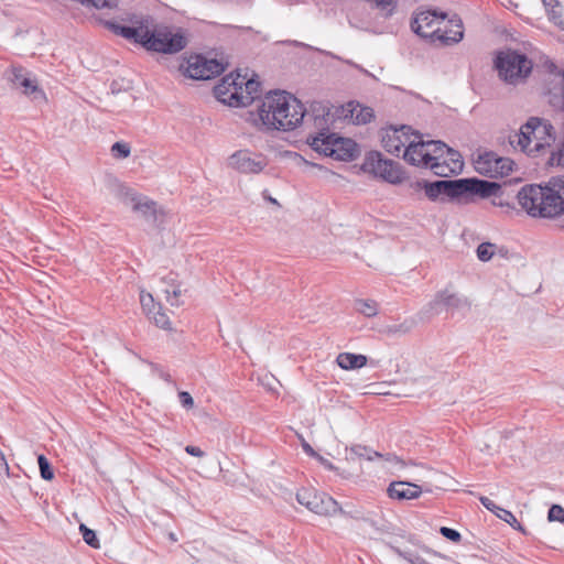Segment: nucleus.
<instances>
[{
  "label": "nucleus",
  "instance_id": "nucleus-39",
  "mask_svg": "<svg viewBox=\"0 0 564 564\" xmlns=\"http://www.w3.org/2000/svg\"><path fill=\"white\" fill-rule=\"evenodd\" d=\"M549 521L564 522V508L560 505H552L547 512Z\"/></svg>",
  "mask_w": 564,
  "mask_h": 564
},
{
  "label": "nucleus",
  "instance_id": "nucleus-11",
  "mask_svg": "<svg viewBox=\"0 0 564 564\" xmlns=\"http://www.w3.org/2000/svg\"><path fill=\"white\" fill-rule=\"evenodd\" d=\"M296 500L300 505L319 516H335L339 509V503L333 497L311 488L299 490Z\"/></svg>",
  "mask_w": 564,
  "mask_h": 564
},
{
  "label": "nucleus",
  "instance_id": "nucleus-34",
  "mask_svg": "<svg viewBox=\"0 0 564 564\" xmlns=\"http://www.w3.org/2000/svg\"><path fill=\"white\" fill-rule=\"evenodd\" d=\"M496 245L491 242H482L477 247V257L480 261L487 262L489 261L495 253Z\"/></svg>",
  "mask_w": 564,
  "mask_h": 564
},
{
  "label": "nucleus",
  "instance_id": "nucleus-36",
  "mask_svg": "<svg viewBox=\"0 0 564 564\" xmlns=\"http://www.w3.org/2000/svg\"><path fill=\"white\" fill-rule=\"evenodd\" d=\"M546 13L551 22L564 30L563 8L561 2L558 3V8H551Z\"/></svg>",
  "mask_w": 564,
  "mask_h": 564
},
{
  "label": "nucleus",
  "instance_id": "nucleus-7",
  "mask_svg": "<svg viewBox=\"0 0 564 564\" xmlns=\"http://www.w3.org/2000/svg\"><path fill=\"white\" fill-rule=\"evenodd\" d=\"M492 62L498 78L514 87L525 84L534 67L532 58L525 53L510 47L497 51Z\"/></svg>",
  "mask_w": 564,
  "mask_h": 564
},
{
  "label": "nucleus",
  "instance_id": "nucleus-51",
  "mask_svg": "<svg viewBox=\"0 0 564 564\" xmlns=\"http://www.w3.org/2000/svg\"><path fill=\"white\" fill-rule=\"evenodd\" d=\"M160 378H162L166 382H172L171 375L164 371H160Z\"/></svg>",
  "mask_w": 564,
  "mask_h": 564
},
{
  "label": "nucleus",
  "instance_id": "nucleus-30",
  "mask_svg": "<svg viewBox=\"0 0 564 564\" xmlns=\"http://www.w3.org/2000/svg\"><path fill=\"white\" fill-rule=\"evenodd\" d=\"M37 464H39L41 477L44 480H52L54 478V471L51 466V463L45 457V455H43V454L37 455Z\"/></svg>",
  "mask_w": 564,
  "mask_h": 564
},
{
  "label": "nucleus",
  "instance_id": "nucleus-27",
  "mask_svg": "<svg viewBox=\"0 0 564 564\" xmlns=\"http://www.w3.org/2000/svg\"><path fill=\"white\" fill-rule=\"evenodd\" d=\"M356 310L367 317L377 315V303L372 300H357Z\"/></svg>",
  "mask_w": 564,
  "mask_h": 564
},
{
  "label": "nucleus",
  "instance_id": "nucleus-23",
  "mask_svg": "<svg viewBox=\"0 0 564 564\" xmlns=\"http://www.w3.org/2000/svg\"><path fill=\"white\" fill-rule=\"evenodd\" d=\"M347 107L349 116L356 124L369 123L375 117L372 108L364 107L358 102L350 101Z\"/></svg>",
  "mask_w": 564,
  "mask_h": 564
},
{
  "label": "nucleus",
  "instance_id": "nucleus-5",
  "mask_svg": "<svg viewBox=\"0 0 564 564\" xmlns=\"http://www.w3.org/2000/svg\"><path fill=\"white\" fill-rule=\"evenodd\" d=\"M425 197L431 202H457L468 204L474 196L488 198L497 196L501 186L497 182L477 177L427 181Z\"/></svg>",
  "mask_w": 564,
  "mask_h": 564
},
{
  "label": "nucleus",
  "instance_id": "nucleus-50",
  "mask_svg": "<svg viewBox=\"0 0 564 564\" xmlns=\"http://www.w3.org/2000/svg\"><path fill=\"white\" fill-rule=\"evenodd\" d=\"M171 278H173V276H172V275H169V276H166V278H163V279H162V283H163V284H166V288H165V289H170V290H172V283H173V282L170 280Z\"/></svg>",
  "mask_w": 564,
  "mask_h": 564
},
{
  "label": "nucleus",
  "instance_id": "nucleus-12",
  "mask_svg": "<svg viewBox=\"0 0 564 564\" xmlns=\"http://www.w3.org/2000/svg\"><path fill=\"white\" fill-rule=\"evenodd\" d=\"M513 162L508 158L499 156L495 152L479 154L475 167L481 175L490 178L503 177L512 171Z\"/></svg>",
  "mask_w": 564,
  "mask_h": 564
},
{
  "label": "nucleus",
  "instance_id": "nucleus-52",
  "mask_svg": "<svg viewBox=\"0 0 564 564\" xmlns=\"http://www.w3.org/2000/svg\"><path fill=\"white\" fill-rule=\"evenodd\" d=\"M451 25H452L453 28H455V29H451V30H442V29H441V32H446V35H453V34H452V32H453V31H457V30H458V28H457V26H455V25H453V24H451Z\"/></svg>",
  "mask_w": 564,
  "mask_h": 564
},
{
  "label": "nucleus",
  "instance_id": "nucleus-26",
  "mask_svg": "<svg viewBox=\"0 0 564 564\" xmlns=\"http://www.w3.org/2000/svg\"><path fill=\"white\" fill-rule=\"evenodd\" d=\"M170 280L173 282L172 290L164 289L163 292L165 293L166 301L172 306H178L180 305L178 297L182 294V289H181L180 283L176 282L175 278H171Z\"/></svg>",
  "mask_w": 564,
  "mask_h": 564
},
{
  "label": "nucleus",
  "instance_id": "nucleus-14",
  "mask_svg": "<svg viewBox=\"0 0 564 564\" xmlns=\"http://www.w3.org/2000/svg\"><path fill=\"white\" fill-rule=\"evenodd\" d=\"M224 70L225 65L221 62L215 58L208 59L202 55L192 57L186 68L188 77L198 80L212 79L220 75Z\"/></svg>",
  "mask_w": 564,
  "mask_h": 564
},
{
  "label": "nucleus",
  "instance_id": "nucleus-47",
  "mask_svg": "<svg viewBox=\"0 0 564 564\" xmlns=\"http://www.w3.org/2000/svg\"><path fill=\"white\" fill-rule=\"evenodd\" d=\"M422 550H423L426 554H430V555H432V556L440 557V558H443V560H449V557H448V556H446V555H444V554H442V553H440V552H437V551H434V550H432V549H431V547H429V546L423 545V546H422Z\"/></svg>",
  "mask_w": 564,
  "mask_h": 564
},
{
  "label": "nucleus",
  "instance_id": "nucleus-31",
  "mask_svg": "<svg viewBox=\"0 0 564 564\" xmlns=\"http://www.w3.org/2000/svg\"><path fill=\"white\" fill-rule=\"evenodd\" d=\"M499 519H501L502 521L509 523L513 529L518 530V531H521V532H524V529L523 527L521 525V523L517 520V518L514 517V514L509 511V510H506L503 508L500 507V509H498V512L496 514Z\"/></svg>",
  "mask_w": 564,
  "mask_h": 564
},
{
  "label": "nucleus",
  "instance_id": "nucleus-17",
  "mask_svg": "<svg viewBox=\"0 0 564 564\" xmlns=\"http://www.w3.org/2000/svg\"><path fill=\"white\" fill-rule=\"evenodd\" d=\"M540 118L531 117L523 126H521L520 131L511 134L509 137V142L514 149H520L522 152L528 153L529 155H533L536 151L533 148H530L531 143L534 141L533 134L534 129L539 127Z\"/></svg>",
  "mask_w": 564,
  "mask_h": 564
},
{
  "label": "nucleus",
  "instance_id": "nucleus-57",
  "mask_svg": "<svg viewBox=\"0 0 564 564\" xmlns=\"http://www.w3.org/2000/svg\"><path fill=\"white\" fill-rule=\"evenodd\" d=\"M546 0H542V2H545Z\"/></svg>",
  "mask_w": 564,
  "mask_h": 564
},
{
  "label": "nucleus",
  "instance_id": "nucleus-19",
  "mask_svg": "<svg viewBox=\"0 0 564 564\" xmlns=\"http://www.w3.org/2000/svg\"><path fill=\"white\" fill-rule=\"evenodd\" d=\"M410 128L402 126L401 128H391L382 135V147L392 155H399L403 148H406L410 141Z\"/></svg>",
  "mask_w": 564,
  "mask_h": 564
},
{
  "label": "nucleus",
  "instance_id": "nucleus-8",
  "mask_svg": "<svg viewBox=\"0 0 564 564\" xmlns=\"http://www.w3.org/2000/svg\"><path fill=\"white\" fill-rule=\"evenodd\" d=\"M310 145L315 151L339 161H352L359 155V147L352 139L338 137L327 130L312 137Z\"/></svg>",
  "mask_w": 564,
  "mask_h": 564
},
{
  "label": "nucleus",
  "instance_id": "nucleus-33",
  "mask_svg": "<svg viewBox=\"0 0 564 564\" xmlns=\"http://www.w3.org/2000/svg\"><path fill=\"white\" fill-rule=\"evenodd\" d=\"M79 531H80L86 544H88L89 546H91L94 549H99V546H100L99 540L94 530L89 529L88 527H86L85 524L82 523L79 527Z\"/></svg>",
  "mask_w": 564,
  "mask_h": 564
},
{
  "label": "nucleus",
  "instance_id": "nucleus-20",
  "mask_svg": "<svg viewBox=\"0 0 564 564\" xmlns=\"http://www.w3.org/2000/svg\"><path fill=\"white\" fill-rule=\"evenodd\" d=\"M422 494L420 486L408 481H393L388 488V495L392 499L410 500L419 498Z\"/></svg>",
  "mask_w": 564,
  "mask_h": 564
},
{
  "label": "nucleus",
  "instance_id": "nucleus-18",
  "mask_svg": "<svg viewBox=\"0 0 564 564\" xmlns=\"http://www.w3.org/2000/svg\"><path fill=\"white\" fill-rule=\"evenodd\" d=\"M229 164L241 173H260L265 166L267 162L260 155H252L248 151H238L229 159Z\"/></svg>",
  "mask_w": 564,
  "mask_h": 564
},
{
  "label": "nucleus",
  "instance_id": "nucleus-13",
  "mask_svg": "<svg viewBox=\"0 0 564 564\" xmlns=\"http://www.w3.org/2000/svg\"><path fill=\"white\" fill-rule=\"evenodd\" d=\"M6 79L13 88L22 89L25 96L31 97L33 100L44 99V91L39 87L35 78L22 66H12L4 74Z\"/></svg>",
  "mask_w": 564,
  "mask_h": 564
},
{
  "label": "nucleus",
  "instance_id": "nucleus-56",
  "mask_svg": "<svg viewBox=\"0 0 564 564\" xmlns=\"http://www.w3.org/2000/svg\"><path fill=\"white\" fill-rule=\"evenodd\" d=\"M272 204H278L276 199L275 198H272V197H269L268 198Z\"/></svg>",
  "mask_w": 564,
  "mask_h": 564
},
{
  "label": "nucleus",
  "instance_id": "nucleus-21",
  "mask_svg": "<svg viewBox=\"0 0 564 564\" xmlns=\"http://www.w3.org/2000/svg\"><path fill=\"white\" fill-rule=\"evenodd\" d=\"M533 140H534V150L540 152L546 145L550 147V141L555 140V129L554 127L545 119L540 118V124L534 129Z\"/></svg>",
  "mask_w": 564,
  "mask_h": 564
},
{
  "label": "nucleus",
  "instance_id": "nucleus-1",
  "mask_svg": "<svg viewBox=\"0 0 564 564\" xmlns=\"http://www.w3.org/2000/svg\"><path fill=\"white\" fill-rule=\"evenodd\" d=\"M257 111H247L246 121L267 130L292 131L304 119L306 109L294 96L282 90H271L259 99Z\"/></svg>",
  "mask_w": 564,
  "mask_h": 564
},
{
  "label": "nucleus",
  "instance_id": "nucleus-45",
  "mask_svg": "<svg viewBox=\"0 0 564 564\" xmlns=\"http://www.w3.org/2000/svg\"><path fill=\"white\" fill-rule=\"evenodd\" d=\"M479 501L481 505L492 513L497 514L498 509H500L499 506H497L492 500H490L488 497L481 496L479 497Z\"/></svg>",
  "mask_w": 564,
  "mask_h": 564
},
{
  "label": "nucleus",
  "instance_id": "nucleus-2",
  "mask_svg": "<svg viewBox=\"0 0 564 564\" xmlns=\"http://www.w3.org/2000/svg\"><path fill=\"white\" fill-rule=\"evenodd\" d=\"M104 26L116 35L141 45L147 51L176 54L187 45V37L178 30L173 33L166 25L149 26L148 19L135 21L137 25H123L118 22L106 20Z\"/></svg>",
  "mask_w": 564,
  "mask_h": 564
},
{
  "label": "nucleus",
  "instance_id": "nucleus-42",
  "mask_svg": "<svg viewBox=\"0 0 564 564\" xmlns=\"http://www.w3.org/2000/svg\"><path fill=\"white\" fill-rule=\"evenodd\" d=\"M337 513H340L344 517H349L355 520L368 521V517H364L359 510H345L339 506Z\"/></svg>",
  "mask_w": 564,
  "mask_h": 564
},
{
  "label": "nucleus",
  "instance_id": "nucleus-16",
  "mask_svg": "<svg viewBox=\"0 0 564 564\" xmlns=\"http://www.w3.org/2000/svg\"><path fill=\"white\" fill-rule=\"evenodd\" d=\"M120 196L124 204H130L132 206V210L140 213L147 221L153 224L156 223L158 209L155 202L140 196L130 188L123 186L120 188Z\"/></svg>",
  "mask_w": 564,
  "mask_h": 564
},
{
  "label": "nucleus",
  "instance_id": "nucleus-46",
  "mask_svg": "<svg viewBox=\"0 0 564 564\" xmlns=\"http://www.w3.org/2000/svg\"><path fill=\"white\" fill-rule=\"evenodd\" d=\"M185 452L192 456H196V457H203L205 455V453L197 446H194V445H187L185 447Z\"/></svg>",
  "mask_w": 564,
  "mask_h": 564
},
{
  "label": "nucleus",
  "instance_id": "nucleus-44",
  "mask_svg": "<svg viewBox=\"0 0 564 564\" xmlns=\"http://www.w3.org/2000/svg\"><path fill=\"white\" fill-rule=\"evenodd\" d=\"M302 447H303L304 452H305L307 455H310V456H312V457H318V458L324 463V465H325L326 467H328L329 469H333V465H332V463L324 460V459H323V457H321V456H319V455H318V454L313 449V447H312L308 443L304 442V443L302 444Z\"/></svg>",
  "mask_w": 564,
  "mask_h": 564
},
{
  "label": "nucleus",
  "instance_id": "nucleus-9",
  "mask_svg": "<svg viewBox=\"0 0 564 564\" xmlns=\"http://www.w3.org/2000/svg\"><path fill=\"white\" fill-rule=\"evenodd\" d=\"M361 170L390 184H400L405 178L400 163L386 159L379 151L367 153Z\"/></svg>",
  "mask_w": 564,
  "mask_h": 564
},
{
  "label": "nucleus",
  "instance_id": "nucleus-35",
  "mask_svg": "<svg viewBox=\"0 0 564 564\" xmlns=\"http://www.w3.org/2000/svg\"><path fill=\"white\" fill-rule=\"evenodd\" d=\"M427 184V180L420 178L415 181H410L406 184L408 192L411 196H419L421 193H426L425 185Z\"/></svg>",
  "mask_w": 564,
  "mask_h": 564
},
{
  "label": "nucleus",
  "instance_id": "nucleus-53",
  "mask_svg": "<svg viewBox=\"0 0 564 564\" xmlns=\"http://www.w3.org/2000/svg\"><path fill=\"white\" fill-rule=\"evenodd\" d=\"M295 46H299V47H307V48H312L310 45H306L302 42H297V41H293L292 42Z\"/></svg>",
  "mask_w": 564,
  "mask_h": 564
},
{
  "label": "nucleus",
  "instance_id": "nucleus-37",
  "mask_svg": "<svg viewBox=\"0 0 564 564\" xmlns=\"http://www.w3.org/2000/svg\"><path fill=\"white\" fill-rule=\"evenodd\" d=\"M111 154L117 159H126L130 155V147L124 142H115L111 147Z\"/></svg>",
  "mask_w": 564,
  "mask_h": 564
},
{
  "label": "nucleus",
  "instance_id": "nucleus-22",
  "mask_svg": "<svg viewBox=\"0 0 564 564\" xmlns=\"http://www.w3.org/2000/svg\"><path fill=\"white\" fill-rule=\"evenodd\" d=\"M368 358L361 354L340 352L337 358V365L344 370L359 369L367 365Z\"/></svg>",
  "mask_w": 564,
  "mask_h": 564
},
{
  "label": "nucleus",
  "instance_id": "nucleus-4",
  "mask_svg": "<svg viewBox=\"0 0 564 564\" xmlns=\"http://www.w3.org/2000/svg\"><path fill=\"white\" fill-rule=\"evenodd\" d=\"M517 198L529 216L556 218L564 214V175L552 176L544 185H524Z\"/></svg>",
  "mask_w": 564,
  "mask_h": 564
},
{
  "label": "nucleus",
  "instance_id": "nucleus-54",
  "mask_svg": "<svg viewBox=\"0 0 564 564\" xmlns=\"http://www.w3.org/2000/svg\"><path fill=\"white\" fill-rule=\"evenodd\" d=\"M315 50L321 52L322 54H325V55L330 56L333 58H338L335 54H333L330 52L322 51V50H318V48H315Z\"/></svg>",
  "mask_w": 564,
  "mask_h": 564
},
{
  "label": "nucleus",
  "instance_id": "nucleus-29",
  "mask_svg": "<svg viewBox=\"0 0 564 564\" xmlns=\"http://www.w3.org/2000/svg\"><path fill=\"white\" fill-rule=\"evenodd\" d=\"M150 319L154 322V324L162 329H171V322L166 313L162 312V306L158 305V310L149 316Z\"/></svg>",
  "mask_w": 564,
  "mask_h": 564
},
{
  "label": "nucleus",
  "instance_id": "nucleus-41",
  "mask_svg": "<svg viewBox=\"0 0 564 564\" xmlns=\"http://www.w3.org/2000/svg\"><path fill=\"white\" fill-rule=\"evenodd\" d=\"M544 67L547 73L554 77L552 82L561 80V75H564V70L560 68L553 61H546Z\"/></svg>",
  "mask_w": 564,
  "mask_h": 564
},
{
  "label": "nucleus",
  "instance_id": "nucleus-43",
  "mask_svg": "<svg viewBox=\"0 0 564 564\" xmlns=\"http://www.w3.org/2000/svg\"><path fill=\"white\" fill-rule=\"evenodd\" d=\"M178 400L182 406L187 410L194 406V399L187 391L178 392Z\"/></svg>",
  "mask_w": 564,
  "mask_h": 564
},
{
  "label": "nucleus",
  "instance_id": "nucleus-15",
  "mask_svg": "<svg viewBox=\"0 0 564 564\" xmlns=\"http://www.w3.org/2000/svg\"><path fill=\"white\" fill-rule=\"evenodd\" d=\"M443 307L454 314L456 311H462L464 308L469 310L470 303L466 297L459 296L456 293H449L448 290H444L435 294L434 300L426 305L421 314H438Z\"/></svg>",
  "mask_w": 564,
  "mask_h": 564
},
{
  "label": "nucleus",
  "instance_id": "nucleus-6",
  "mask_svg": "<svg viewBox=\"0 0 564 564\" xmlns=\"http://www.w3.org/2000/svg\"><path fill=\"white\" fill-rule=\"evenodd\" d=\"M447 18V13L438 10H424L414 13L411 20V30L422 39L429 40L431 43L440 42L442 45H453L460 42L464 37L463 21L457 15L448 20L449 24L458 28L453 31V35H446L441 32L437 25Z\"/></svg>",
  "mask_w": 564,
  "mask_h": 564
},
{
  "label": "nucleus",
  "instance_id": "nucleus-38",
  "mask_svg": "<svg viewBox=\"0 0 564 564\" xmlns=\"http://www.w3.org/2000/svg\"><path fill=\"white\" fill-rule=\"evenodd\" d=\"M83 4H90L97 9H112L118 6L119 0H79Z\"/></svg>",
  "mask_w": 564,
  "mask_h": 564
},
{
  "label": "nucleus",
  "instance_id": "nucleus-3",
  "mask_svg": "<svg viewBox=\"0 0 564 564\" xmlns=\"http://www.w3.org/2000/svg\"><path fill=\"white\" fill-rule=\"evenodd\" d=\"M403 159L411 165L430 169L435 175L448 177L460 173V154L442 141H411L404 149Z\"/></svg>",
  "mask_w": 564,
  "mask_h": 564
},
{
  "label": "nucleus",
  "instance_id": "nucleus-55",
  "mask_svg": "<svg viewBox=\"0 0 564 564\" xmlns=\"http://www.w3.org/2000/svg\"><path fill=\"white\" fill-rule=\"evenodd\" d=\"M369 525L376 528V529H379L378 525H377V522L371 520L370 518H368V521H366Z\"/></svg>",
  "mask_w": 564,
  "mask_h": 564
},
{
  "label": "nucleus",
  "instance_id": "nucleus-28",
  "mask_svg": "<svg viewBox=\"0 0 564 564\" xmlns=\"http://www.w3.org/2000/svg\"><path fill=\"white\" fill-rule=\"evenodd\" d=\"M350 453L351 455H355L359 458H366L368 460H372L375 457H381L380 453L359 444L351 446Z\"/></svg>",
  "mask_w": 564,
  "mask_h": 564
},
{
  "label": "nucleus",
  "instance_id": "nucleus-32",
  "mask_svg": "<svg viewBox=\"0 0 564 564\" xmlns=\"http://www.w3.org/2000/svg\"><path fill=\"white\" fill-rule=\"evenodd\" d=\"M140 303L143 312L148 315V317L158 310L159 305L154 302L153 296L150 293H145L144 291L140 293Z\"/></svg>",
  "mask_w": 564,
  "mask_h": 564
},
{
  "label": "nucleus",
  "instance_id": "nucleus-48",
  "mask_svg": "<svg viewBox=\"0 0 564 564\" xmlns=\"http://www.w3.org/2000/svg\"><path fill=\"white\" fill-rule=\"evenodd\" d=\"M245 86H246V90H247V95L246 96H250V97H253L251 94L253 90H256L257 86L259 85L257 82L254 80H248L247 83H243Z\"/></svg>",
  "mask_w": 564,
  "mask_h": 564
},
{
  "label": "nucleus",
  "instance_id": "nucleus-49",
  "mask_svg": "<svg viewBox=\"0 0 564 564\" xmlns=\"http://www.w3.org/2000/svg\"><path fill=\"white\" fill-rule=\"evenodd\" d=\"M542 3L545 8V11H549V9H551V8H558L560 1L558 0H546L545 2H542Z\"/></svg>",
  "mask_w": 564,
  "mask_h": 564
},
{
  "label": "nucleus",
  "instance_id": "nucleus-10",
  "mask_svg": "<svg viewBox=\"0 0 564 564\" xmlns=\"http://www.w3.org/2000/svg\"><path fill=\"white\" fill-rule=\"evenodd\" d=\"M239 78V75L234 78L231 74L223 77L220 83L214 87L215 97L231 107H246L253 104L256 101L254 97L242 95L243 82L238 83Z\"/></svg>",
  "mask_w": 564,
  "mask_h": 564
},
{
  "label": "nucleus",
  "instance_id": "nucleus-40",
  "mask_svg": "<svg viewBox=\"0 0 564 564\" xmlns=\"http://www.w3.org/2000/svg\"><path fill=\"white\" fill-rule=\"evenodd\" d=\"M440 533L445 539H447V540H449L452 542H455V543H458L462 540V534L457 530L448 528V527H441L440 528Z\"/></svg>",
  "mask_w": 564,
  "mask_h": 564
},
{
  "label": "nucleus",
  "instance_id": "nucleus-25",
  "mask_svg": "<svg viewBox=\"0 0 564 564\" xmlns=\"http://www.w3.org/2000/svg\"><path fill=\"white\" fill-rule=\"evenodd\" d=\"M414 326H415L414 321L406 319L400 324L387 325L384 327V333L388 335H397V334L404 335V334H408L409 332H411Z\"/></svg>",
  "mask_w": 564,
  "mask_h": 564
},
{
  "label": "nucleus",
  "instance_id": "nucleus-24",
  "mask_svg": "<svg viewBox=\"0 0 564 564\" xmlns=\"http://www.w3.org/2000/svg\"><path fill=\"white\" fill-rule=\"evenodd\" d=\"M549 102L554 109L564 111V75H561V80L551 82Z\"/></svg>",
  "mask_w": 564,
  "mask_h": 564
}]
</instances>
